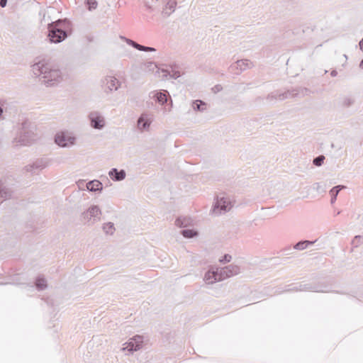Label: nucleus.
Masks as SVG:
<instances>
[{
    "label": "nucleus",
    "instance_id": "1a4fd4ad",
    "mask_svg": "<svg viewBox=\"0 0 363 363\" xmlns=\"http://www.w3.org/2000/svg\"><path fill=\"white\" fill-rule=\"evenodd\" d=\"M143 336L136 335L124 344L125 345L122 348L123 351H128L129 353H133L143 347Z\"/></svg>",
    "mask_w": 363,
    "mask_h": 363
},
{
    "label": "nucleus",
    "instance_id": "58836bf2",
    "mask_svg": "<svg viewBox=\"0 0 363 363\" xmlns=\"http://www.w3.org/2000/svg\"><path fill=\"white\" fill-rule=\"evenodd\" d=\"M152 65H154L155 67V68H158V65H156L154 62L152 61H150V62H147L146 64H145V66L148 68L150 67H152Z\"/></svg>",
    "mask_w": 363,
    "mask_h": 363
},
{
    "label": "nucleus",
    "instance_id": "473e14b6",
    "mask_svg": "<svg viewBox=\"0 0 363 363\" xmlns=\"http://www.w3.org/2000/svg\"><path fill=\"white\" fill-rule=\"evenodd\" d=\"M325 157L323 155H319L313 159V164L320 167L323 164Z\"/></svg>",
    "mask_w": 363,
    "mask_h": 363
},
{
    "label": "nucleus",
    "instance_id": "0eeeda50",
    "mask_svg": "<svg viewBox=\"0 0 363 363\" xmlns=\"http://www.w3.org/2000/svg\"><path fill=\"white\" fill-rule=\"evenodd\" d=\"M231 208L232 204L229 199L224 196H218L213 206V212L218 216L230 211Z\"/></svg>",
    "mask_w": 363,
    "mask_h": 363
},
{
    "label": "nucleus",
    "instance_id": "c9c22d12",
    "mask_svg": "<svg viewBox=\"0 0 363 363\" xmlns=\"http://www.w3.org/2000/svg\"><path fill=\"white\" fill-rule=\"evenodd\" d=\"M354 101L350 97H345L342 101V106L349 107L353 104Z\"/></svg>",
    "mask_w": 363,
    "mask_h": 363
},
{
    "label": "nucleus",
    "instance_id": "79ce46f5",
    "mask_svg": "<svg viewBox=\"0 0 363 363\" xmlns=\"http://www.w3.org/2000/svg\"><path fill=\"white\" fill-rule=\"evenodd\" d=\"M347 57L346 55H342L341 56V61H345V62L347 60Z\"/></svg>",
    "mask_w": 363,
    "mask_h": 363
},
{
    "label": "nucleus",
    "instance_id": "7ed1b4c3",
    "mask_svg": "<svg viewBox=\"0 0 363 363\" xmlns=\"http://www.w3.org/2000/svg\"><path fill=\"white\" fill-rule=\"evenodd\" d=\"M61 23V21H57L48 25V38L51 43H61L67 37V32L60 27Z\"/></svg>",
    "mask_w": 363,
    "mask_h": 363
},
{
    "label": "nucleus",
    "instance_id": "aec40b11",
    "mask_svg": "<svg viewBox=\"0 0 363 363\" xmlns=\"http://www.w3.org/2000/svg\"><path fill=\"white\" fill-rule=\"evenodd\" d=\"M86 188L89 191H101L103 189V184L99 180H92L86 184Z\"/></svg>",
    "mask_w": 363,
    "mask_h": 363
},
{
    "label": "nucleus",
    "instance_id": "6ab92c4d",
    "mask_svg": "<svg viewBox=\"0 0 363 363\" xmlns=\"http://www.w3.org/2000/svg\"><path fill=\"white\" fill-rule=\"evenodd\" d=\"M176 5V1L172 0L169 1L163 8L162 11V16L164 18L169 17L174 11Z\"/></svg>",
    "mask_w": 363,
    "mask_h": 363
},
{
    "label": "nucleus",
    "instance_id": "412c9836",
    "mask_svg": "<svg viewBox=\"0 0 363 363\" xmlns=\"http://www.w3.org/2000/svg\"><path fill=\"white\" fill-rule=\"evenodd\" d=\"M126 42L128 45H131L134 48H135L138 50H140V51H145V52H155L156 51V50L154 48L147 47V46L140 45L130 39H126Z\"/></svg>",
    "mask_w": 363,
    "mask_h": 363
},
{
    "label": "nucleus",
    "instance_id": "423d86ee",
    "mask_svg": "<svg viewBox=\"0 0 363 363\" xmlns=\"http://www.w3.org/2000/svg\"><path fill=\"white\" fill-rule=\"evenodd\" d=\"M218 281H223L240 273V267L235 264H229L224 267H217Z\"/></svg>",
    "mask_w": 363,
    "mask_h": 363
},
{
    "label": "nucleus",
    "instance_id": "a878e982",
    "mask_svg": "<svg viewBox=\"0 0 363 363\" xmlns=\"http://www.w3.org/2000/svg\"><path fill=\"white\" fill-rule=\"evenodd\" d=\"M35 285L38 290L42 291L47 288V281L44 277H38L35 279Z\"/></svg>",
    "mask_w": 363,
    "mask_h": 363
},
{
    "label": "nucleus",
    "instance_id": "9d476101",
    "mask_svg": "<svg viewBox=\"0 0 363 363\" xmlns=\"http://www.w3.org/2000/svg\"><path fill=\"white\" fill-rule=\"evenodd\" d=\"M88 118L91 128L96 130H101L105 127V118L99 111H91Z\"/></svg>",
    "mask_w": 363,
    "mask_h": 363
},
{
    "label": "nucleus",
    "instance_id": "cd10ccee",
    "mask_svg": "<svg viewBox=\"0 0 363 363\" xmlns=\"http://www.w3.org/2000/svg\"><path fill=\"white\" fill-rule=\"evenodd\" d=\"M236 67H233V68H242V67H250L252 66V63L249 60H240L236 61Z\"/></svg>",
    "mask_w": 363,
    "mask_h": 363
},
{
    "label": "nucleus",
    "instance_id": "72a5a7b5",
    "mask_svg": "<svg viewBox=\"0 0 363 363\" xmlns=\"http://www.w3.org/2000/svg\"><path fill=\"white\" fill-rule=\"evenodd\" d=\"M86 3L88 5V9L89 11L96 9L98 5V3L96 0H86Z\"/></svg>",
    "mask_w": 363,
    "mask_h": 363
},
{
    "label": "nucleus",
    "instance_id": "bb28decb",
    "mask_svg": "<svg viewBox=\"0 0 363 363\" xmlns=\"http://www.w3.org/2000/svg\"><path fill=\"white\" fill-rule=\"evenodd\" d=\"M180 233L186 238H192L197 235V232L193 229H183Z\"/></svg>",
    "mask_w": 363,
    "mask_h": 363
},
{
    "label": "nucleus",
    "instance_id": "2eb2a0df",
    "mask_svg": "<svg viewBox=\"0 0 363 363\" xmlns=\"http://www.w3.org/2000/svg\"><path fill=\"white\" fill-rule=\"evenodd\" d=\"M286 291H311L315 292H326V291L320 289L318 286L311 284H300L298 286H294L285 290Z\"/></svg>",
    "mask_w": 363,
    "mask_h": 363
},
{
    "label": "nucleus",
    "instance_id": "a211bd4d",
    "mask_svg": "<svg viewBox=\"0 0 363 363\" xmlns=\"http://www.w3.org/2000/svg\"><path fill=\"white\" fill-rule=\"evenodd\" d=\"M104 83L107 86L110 91L117 90L119 86V81L117 78L112 76H108L105 78Z\"/></svg>",
    "mask_w": 363,
    "mask_h": 363
},
{
    "label": "nucleus",
    "instance_id": "b1692460",
    "mask_svg": "<svg viewBox=\"0 0 363 363\" xmlns=\"http://www.w3.org/2000/svg\"><path fill=\"white\" fill-rule=\"evenodd\" d=\"M12 192L5 186H0V203L11 196Z\"/></svg>",
    "mask_w": 363,
    "mask_h": 363
},
{
    "label": "nucleus",
    "instance_id": "39448f33",
    "mask_svg": "<svg viewBox=\"0 0 363 363\" xmlns=\"http://www.w3.org/2000/svg\"><path fill=\"white\" fill-rule=\"evenodd\" d=\"M55 142L62 147H67L75 144L76 137L72 133L60 132L55 135Z\"/></svg>",
    "mask_w": 363,
    "mask_h": 363
},
{
    "label": "nucleus",
    "instance_id": "f8f14e48",
    "mask_svg": "<svg viewBox=\"0 0 363 363\" xmlns=\"http://www.w3.org/2000/svg\"><path fill=\"white\" fill-rule=\"evenodd\" d=\"M167 95H169V93L165 90H156L149 93V97L154 99L155 102L158 103L161 106L167 104L168 101Z\"/></svg>",
    "mask_w": 363,
    "mask_h": 363
},
{
    "label": "nucleus",
    "instance_id": "20e7f679",
    "mask_svg": "<svg viewBox=\"0 0 363 363\" xmlns=\"http://www.w3.org/2000/svg\"><path fill=\"white\" fill-rule=\"evenodd\" d=\"M307 92H308L307 89H301L300 90L294 89L292 91H287L284 92H279V91H276L268 94L267 99L269 101H272L274 100L282 101L285 99L294 98L301 94L303 96L307 94Z\"/></svg>",
    "mask_w": 363,
    "mask_h": 363
},
{
    "label": "nucleus",
    "instance_id": "2f4dec72",
    "mask_svg": "<svg viewBox=\"0 0 363 363\" xmlns=\"http://www.w3.org/2000/svg\"><path fill=\"white\" fill-rule=\"evenodd\" d=\"M362 243H363V236H361V235H356V236H354V238L352 240V245L354 247H357L358 246H359Z\"/></svg>",
    "mask_w": 363,
    "mask_h": 363
},
{
    "label": "nucleus",
    "instance_id": "f704fd0d",
    "mask_svg": "<svg viewBox=\"0 0 363 363\" xmlns=\"http://www.w3.org/2000/svg\"><path fill=\"white\" fill-rule=\"evenodd\" d=\"M231 259H232V257L230 255L225 254L220 259H219V262L220 263L225 264V263L230 262Z\"/></svg>",
    "mask_w": 363,
    "mask_h": 363
},
{
    "label": "nucleus",
    "instance_id": "7c9ffc66",
    "mask_svg": "<svg viewBox=\"0 0 363 363\" xmlns=\"http://www.w3.org/2000/svg\"><path fill=\"white\" fill-rule=\"evenodd\" d=\"M47 61L44 58H37L33 64V67H37L36 68H43L47 65Z\"/></svg>",
    "mask_w": 363,
    "mask_h": 363
},
{
    "label": "nucleus",
    "instance_id": "a19ab883",
    "mask_svg": "<svg viewBox=\"0 0 363 363\" xmlns=\"http://www.w3.org/2000/svg\"><path fill=\"white\" fill-rule=\"evenodd\" d=\"M337 72L336 69H333L332 72H330V75L332 77H335V76H337Z\"/></svg>",
    "mask_w": 363,
    "mask_h": 363
},
{
    "label": "nucleus",
    "instance_id": "37998d69",
    "mask_svg": "<svg viewBox=\"0 0 363 363\" xmlns=\"http://www.w3.org/2000/svg\"><path fill=\"white\" fill-rule=\"evenodd\" d=\"M359 48L362 50H363V38L359 42Z\"/></svg>",
    "mask_w": 363,
    "mask_h": 363
},
{
    "label": "nucleus",
    "instance_id": "4468645a",
    "mask_svg": "<svg viewBox=\"0 0 363 363\" xmlns=\"http://www.w3.org/2000/svg\"><path fill=\"white\" fill-rule=\"evenodd\" d=\"M152 121V115L142 113L138 119V127L141 130H147Z\"/></svg>",
    "mask_w": 363,
    "mask_h": 363
},
{
    "label": "nucleus",
    "instance_id": "4c0bfd02",
    "mask_svg": "<svg viewBox=\"0 0 363 363\" xmlns=\"http://www.w3.org/2000/svg\"><path fill=\"white\" fill-rule=\"evenodd\" d=\"M223 87L220 84H217L216 86H214L213 88H212V91L214 92V93H218L219 91H220L222 90Z\"/></svg>",
    "mask_w": 363,
    "mask_h": 363
},
{
    "label": "nucleus",
    "instance_id": "c85d7f7f",
    "mask_svg": "<svg viewBox=\"0 0 363 363\" xmlns=\"http://www.w3.org/2000/svg\"><path fill=\"white\" fill-rule=\"evenodd\" d=\"M189 223V220L188 218L184 217H179L175 220V224L180 227V228H184L187 226Z\"/></svg>",
    "mask_w": 363,
    "mask_h": 363
},
{
    "label": "nucleus",
    "instance_id": "9b49d317",
    "mask_svg": "<svg viewBox=\"0 0 363 363\" xmlns=\"http://www.w3.org/2000/svg\"><path fill=\"white\" fill-rule=\"evenodd\" d=\"M156 76L161 77L162 80L176 79L181 76L178 69H157Z\"/></svg>",
    "mask_w": 363,
    "mask_h": 363
},
{
    "label": "nucleus",
    "instance_id": "f257e3e1",
    "mask_svg": "<svg viewBox=\"0 0 363 363\" xmlns=\"http://www.w3.org/2000/svg\"><path fill=\"white\" fill-rule=\"evenodd\" d=\"M33 76L47 86L57 84L65 77L61 69H33Z\"/></svg>",
    "mask_w": 363,
    "mask_h": 363
},
{
    "label": "nucleus",
    "instance_id": "4be33fe9",
    "mask_svg": "<svg viewBox=\"0 0 363 363\" xmlns=\"http://www.w3.org/2000/svg\"><path fill=\"white\" fill-rule=\"evenodd\" d=\"M346 186L343 185H337L334 187H333L330 191V194L331 196L330 203L333 204L335 202L337 199V196L339 194V192L342 190L345 189Z\"/></svg>",
    "mask_w": 363,
    "mask_h": 363
},
{
    "label": "nucleus",
    "instance_id": "ea45409f",
    "mask_svg": "<svg viewBox=\"0 0 363 363\" xmlns=\"http://www.w3.org/2000/svg\"><path fill=\"white\" fill-rule=\"evenodd\" d=\"M7 0H0V6L4 8L6 6Z\"/></svg>",
    "mask_w": 363,
    "mask_h": 363
},
{
    "label": "nucleus",
    "instance_id": "49530a36",
    "mask_svg": "<svg viewBox=\"0 0 363 363\" xmlns=\"http://www.w3.org/2000/svg\"><path fill=\"white\" fill-rule=\"evenodd\" d=\"M359 66L360 68H363V60L361 61Z\"/></svg>",
    "mask_w": 363,
    "mask_h": 363
},
{
    "label": "nucleus",
    "instance_id": "a18cd8bd",
    "mask_svg": "<svg viewBox=\"0 0 363 363\" xmlns=\"http://www.w3.org/2000/svg\"><path fill=\"white\" fill-rule=\"evenodd\" d=\"M3 113V108L0 106V117L1 116Z\"/></svg>",
    "mask_w": 363,
    "mask_h": 363
},
{
    "label": "nucleus",
    "instance_id": "393cba45",
    "mask_svg": "<svg viewBox=\"0 0 363 363\" xmlns=\"http://www.w3.org/2000/svg\"><path fill=\"white\" fill-rule=\"evenodd\" d=\"M207 104L201 100H196L192 103V108L195 111H203L206 108Z\"/></svg>",
    "mask_w": 363,
    "mask_h": 363
},
{
    "label": "nucleus",
    "instance_id": "f03ea898",
    "mask_svg": "<svg viewBox=\"0 0 363 363\" xmlns=\"http://www.w3.org/2000/svg\"><path fill=\"white\" fill-rule=\"evenodd\" d=\"M30 123L28 121H25L21 124V128L15 138L13 143L16 145L26 146L28 145L33 140H34V133L30 129Z\"/></svg>",
    "mask_w": 363,
    "mask_h": 363
},
{
    "label": "nucleus",
    "instance_id": "c03bdc74",
    "mask_svg": "<svg viewBox=\"0 0 363 363\" xmlns=\"http://www.w3.org/2000/svg\"><path fill=\"white\" fill-rule=\"evenodd\" d=\"M165 66H169L170 68H173V67H175L176 65H164Z\"/></svg>",
    "mask_w": 363,
    "mask_h": 363
},
{
    "label": "nucleus",
    "instance_id": "c756f323",
    "mask_svg": "<svg viewBox=\"0 0 363 363\" xmlns=\"http://www.w3.org/2000/svg\"><path fill=\"white\" fill-rule=\"evenodd\" d=\"M103 230L106 234L112 235L115 230L114 225L113 223L108 222L103 225Z\"/></svg>",
    "mask_w": 363,
    "mask_h": 363
},
{
    "label": "nucleus",
    "instance_id": "e433bc0d",
    "mask_svg": "<svg viewBox=\"0 0 363 363\" xmlns=\"http://www.w3.org/2000/svg\"><path fill=\"white\" fill-rule=\"evenodd\" d=\"M313 189L316 190L317 191H322V192L325 191L324 186L321 184V183H319V182L313 184Z\"/></svg>",
    "mask_w": 363,
    "mask_h": 363
},
{
    "label": "nucleus",
    "instance_id": "6e6552de",
    "mask_svg": "<svg viewBox=\"0 0 363 363\" xmlns=\"http://www.w3.org/2000/svg\"><path fill=\"white\" fill-rule=\"evenodd\" d=\"M101 211L100 208L96 205L90 206L84 211L82 216V219L87 223H94L100 220Z\"/></svg>",
    "mask_w": 363,
    "mask_h": 363
},
{
    "label": "nucleus",
    "instance_id": "5701e85b",
    "mask_svg": "<svg viewBox=\"0 0 363 363\" xmlns=\"http://www.w3.org/2000/svg\"><path fill=\"white\" fill-rule=\"evenodd\" d=\"M316 241L317 240L313 241L301 240L294 245V248L297 250H303L306 249L308 247L313 245Z\"/></svg>",
    "mask_w": 363,
    "mask_h": 363
},
{
    "label": "nucleus",
    "instance_id": "ddd939ff",
    "mask_svg": "<svg viewBox=\"0 0 363 363\" xmlns=\"http://www.w3.org/2000/svg\"><path fill=\"white\" fill-rule=\"evenodd\" d=\"M48 160L45 158H40L35 161L33 164H28L25 167V169L27 172H30L32 174H35L36 171L43 169L48 166Z\"/></svg>",
    "mask_w": 363,
    "mask_h": 363
},
{
    "label": "nucleus",
    "instance_id": "dca6fc26",
    "mask_svg": "<svg viewBox=\"0 0 363 363\" xmlns=\"http://www.w3.org/2000/svg\"><path fill=\"white\" fill-rule=\"evenodd\" d=\"M203 280L208 284H212L219 281L217 273V267H211V268L206 272Z\"/></svg>",
    "mask_w": 363,
    "mask_h": 363
},
{
    "label": "nucleus",
    "instance_id": "f3484780",
    "mask_svg": "<svg viewBox=\"0 0 363 363\" xmlns=\"http://www.w3.org/2000/svg\"><path fill=\"white\" fill-rule=\"evenodd\" d=\"M110 178L115 182H120L125 178L126 173L124 169L118 170L117 168H112L108 172Z\"/></svg>",
    "mask_w": 363,
    "mask_h": 363
}]
</instances>
